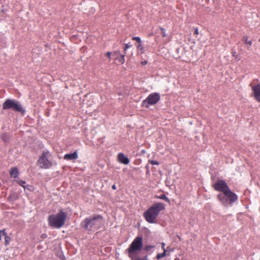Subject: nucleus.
Returning a JSON list of instances; mask_svg holds the SVG:
<instances>
[{"instance_id":"nucleus-7","label":"nucleus","mask_w":260,"mask_h":260,"mask_svg":"<svg viewBox=\"0 0 260 260\" xmlns=\"http://www.w3.org/2000/svg\"><path fill=\"white\" fill-rule=\"evenodd\" d=\"M160 97L159 93L154 92L150 94L147 98L143 101L142 106L148 108L150 105L156 104L159 100Z\"/></svg>"},{"instance_id":"nucleus-6","label":"nucleus","mask_w":260,"mask_h":260,"mask_svg":"<svg viewBox=\"0 0 260 260\" xmlns=\"http://www.w3.org/2000/svg\"><path fill=\"white\" fill-rule=\"evenodd\" d=\"M3 110L12 109L15 112H20L24 114L25 110L23 108L20 103L16 100L7 99L3 104Z\"/></svg>"},{"instance_id":"nucleus-20","label":"nucleus","mask_w":260,"mask_h":260,"mask_svg":"<svg viewBox=\"0 0 260 260\" xmlns=\"http://www.w3.org/2000/svg\"><path fill=\"white\" fill-rule=\"evenodd\" d=\"M159 28L161 31V34L162 37H167V34H166V30L162 27H160Z\"/></svg>"},{"instance_id":"nucleus-32","label":"nucleus","mask_w":260,"mask_h":260,"mask_svg":"<svg viewBox=\"0 0 260 260\" xmlns=\"http://www.w3.org/2000/svg\"><path fill=\"white\" fill-rule=\"evenodd\" d=\"M138 260H147V257H144L143 258L139 259Z\"/></svg>"},{"instance_id":"nucleus-13","label":"nucleus","mask_w":260,"mask_h":260,"mask_svg":"<svg viewBox=\"0 0 260 260\" xmlns=\"http://www.w3.org/2000/svg\"><path fill=\"white\" fill-rule=\"evenodd\" d=\"M138 53H140V54H144L145 52L144 47L143 46L142 44H137L136 45Z\"/></svg>"},{"instance_id":"nucleus-26","label":"nucleus","mask_w":260,"mask_h":260,"mask_svg":"<svg viewBox=\"0 0 260 260\" xmlns=\"http://www.w3.org/2000/svg\"><path fill=\"white\" fill-rule=\"evenodd\" d=\"M199 34V29L197 27L195 28H194V36H197Z\"/></svg>"},{"instance_id":"nucleus-16","label":"nucleus","mask_w":260,"mask_h":260,"mask_svg":"<svg viewBox=\"0 0 260 260\" xmlns=\"http://www.w3.org/2000/svg\"><path fill=\"white\" fill-rule=\"evenodd\" d=\"M166 253H167V250H165L162 253L157 254L156 255V258L157 259H159L165 257L166 255Z\"/></svg>"},{"instance_id":"nucleus-23","label":"nucleus","mask_w":260,"mask_h":260,"mask_svg":"<svg viewBox=\"0 0 260 260\" xmlns=\"http://www.w3.org/2000/svg\"><path fill=\"white\" fill-rule=\"evenodd\" d=\"M120 52L119 50L116 51L113 53V55L117 58L118 56H120Z\"/></svg>"},{"instance_id":"nucleus-22","label":"nucleus","mask_w":260,"mask_h":260,"mask_svg":"<svg viewBox=\"0 0 260 260\" xmlns=\"http://www.w3.org/2000/svg\"><path fill=\"white\" fill-rule=\"evenodd\" d=\"M125 54L124 53V54H122V55H120V58L119 59V62H120L121 63H123L125 61V59H124V56H125Z\"/></svg>"},{"instance_id":"nucleus-24","label":"nucleus","mask_w":260,"mask_h":260,"mask_svg":"<svg viewBox=\"0 0 260 260\" xmlns=\"http://www.w3.org/2000/svg\"><path fill=\"white\" fill-rule=\"evenodd\" d=\"M150 163L151 164V165H159V163L158 161H157L156 160H150Z\"/></svg>"},{"instance_id":"nucleus-15","label":"nucleus","mask_w":260,"mask_h":260,"mask_svg":"<svg viewBox=\"0 0 260 260\" xmlns=\"http://www.w3.org/2000/svg\"><path fill=\"white\" fill-rule=\"evenodd\" d=\"M15 181L17 182L19 185L21 186L24 189L25 188L29 189V188H28L25 185L26 183L25 181L21 180L18 178V179L15 180Z\"/></svg>"},{"instance_id":"nucleus-14","label":"nucleus","mask_w":260,"mask_h":260,"mask_svg":"<svg viewBox=\"0 0 260 260\" xmlns=\"http://www.w3.org/2000/svg\"><path fill=\"white\" fill-rule=\"evenodd\" d=\"M155 198L163 200L169 203L170 202L169 199L165 194H161L160 196H155Z\"/></svg>"},{"instance_id":"nucleus-18","label":"nucleus","mask_w":260,"mask_h":260,"mask_svg":"<svg viewBox=\"0 0 260 260\" xmlns=\"http://www.w3.org/2000/svg\"><path fill=\"white\" fill-rule=\"evenodd\" d=\"M132 40L136 41L138 44H140L142 43L141 39L140 37H133L132 38Z\"/></svg>"},{"instance_id":"nucleus-25","label":"nucleus","mask_w":260,"mask_h":260,"mask_svg":"<svg viewBox=\"0 0 260 260\" xmlns=\"http://www.w3.org/2000/svg\"><path fill=\"white\" fill-rule=\"evenodd\" d=\"M1 232V233L2 234L5 236V237L8 236L7 235V233L6 232V230L5 229H4L2 231H0Z\"/></svg>"},{"instance_id":"nucleus-27","label":"nucleus","mask_w":260,"mask_h":260,"mask_svg":"<svg viewBox=\"0 0 260 260\" xmlns=\"http://www.w3.org/2000/svg\"><path fill=\"white\" fill-rule=\"evenodd\" d=\"M112 53L111 52H107L106 54V55L109 58H111V55Z\"/></svg>"},{"instance_id":"nucleus-17","label":"nucleus","mask_w":260,"mask_h":260,"mask_svg":"<svg viewBox=\"0 0 260 260\" xmlns=\"http://www.w3.org/2000/svg\"><path fill=\"white\" fill-rule=\"evenodd\" d=\"M248 37L244 36L243 37L242 41H244L245 43L248 44L249 46L252 45V41L248 40Z\"/></svg>"},{"instance_id":"nucleus-3","label":"nucleus","mask_w":260,"mask_h":260,"mask_svg":"<svg viewBox=\"0 0 260 260\" xmlns=\"http://www.w3.org/2000/svg\"><path fill=\"white\" fill-rule=\"evenodd\" d=\"M67 214L60 210L56 214H51L48 217V224L54 228L59 229L65 223Z\"/></svg>"},{"instance_id":"nucleus-21","label":"nucleus","mask_w":260,"mask_h":260,"mask_svg":"<svg viewBox=\"0 0 260 260\" xmlns=\"http://www.w3.org/2000/svg\"><path fill=\"white\" fill-rule=\"evenodd\" d=\"M5 245H6V246L8 245L11 241V238L8 236L5 237Z\"/></svg>"},{"instance_id":"nucleus-30","label":"nucleus","mask_w":260,"mask_h":260,"mask_svg":"<svg viewBox=\"0 0 260 260\" xmlns=\"http://www.w3.org/2000/svg\"><path fill=\"white\" fill-rule=\"evenodd\" d=\"M147 63V61H142L141 62V64L142 65H145Z\"/></svg>"},{"instance_id":"nucleus-4","label":"nucleus","mask_w":260,"mask_h":260,"mask_svg":"<svg viewBox=\"0 0 260 260\" xmlns=\"http://www.w3.org/2000/svg\"><path fill=\"white\" fill-rule=\"evenodd\" d=\"M102 221L103 218L101 215L90 216L83 221V227L88 231H95L101 228Z\"/></svg>"},{"instance_id":"nucleus-11","label":"nucleus","mask_w":260,"mask_h":260,"mask_svg":"<svg viewBox=\"0 0 260 260\" xmlns=\"http://www.w3.org/2000/svg\"><path fill=\"white\" fill-rule=\"evenodd\" d=\"M78 154L77 151H75L73 153L66 154L64 156V159L67 160H74L78 158Z\"/></svg>"},{"instance_id":"nucleus-9","label":"nucleus","mask_w":260,"mask_h":260,"mask_svg":"<svg viewBox=\"0 0 260 260\" xmlns=\"http://www.w3.org/2000/svg\"><path fill=\"white\" fill-rule=\"evenodd\" d=\"M250 86L252 90L251 96H253L257 102L260 103V83L254 84L253 81L250 84Z\"/></svg>"},{"instance_id":"nucleus-19","label":"nucleus","mask_w":260,"mask_h":260,"mask_svg":"<svg viewBox=\"0 0 260 260\" xmlns=\"http://www.w3.org/2000/svg\"><path fill=\"white\" fill-rule=\"evenodd\" d=\"M124 45H125V47L124 48L123 51H124V54H126L127 49H128L129 48L131 47L132 46V45L130 43L125 44Z\"/></svg>"},{"instance_id":"nucleus-10","label":"nucleus","mask_w":260,"mask_h":260,"mask_svg":"<svg viewBox=\"0 0 260 260\" xmlns=\"http://www.w3.org/2000/svg\"><path fill=\"white\" fill-rule=\"evenodd\" d=\"M118 161L124 165H127L129 162V159L126 157L122 153H119L118 155Z\"/></svg>"},{"instance_id":"nucleus-33","label":"nucleus","mask_w":260,"mask_h":260,"mask_svg":"<svg viewBox=\"0 0 260 260\" xmlns=\"http://www.w3.org/2000/svg\"><path fill=\"white\" fill-rule=\"evenodd\" d=\"M1 236H2V233H1V232L0 231V241H1V240H2Z\"/></svg>"},{"instance_id":"nucleus-5","label":"nucleus","mask_w":260,"mask_h":260,"mask_svg":"<svg viewBox=\"0 0 260 260\" xmlns=\"http://www.w3.org/2000/svg\"><path fill=\"white\" fill-rule=\"evenodd\" d=\"M143 239L142 237H137L126 250L128 253V256L133 259L135 258L138 251H140L143 246Z\"/></svg>"},{"instance_id":"nucleus-12","label":"nucleus","mask_w":260,"mask_h":260,"mask_svg":"<svg viewBox=\"0 0 260 260\" xmlns=\"http://www.w3.org/2000/svg\"><path fill=\"white\" fill-rule=\"evenodd\" d=\"M10 175L12 178H18L19 175L18 168L17 167L12 168L10 171Z\"/></svg>"},{"instance_id":"nucleus-29","label":"nucleus","mask_w":260,"mask_h":260,"mask_svg":"<svg viewBox=\"0 0 260 260\" xmlns=\"http://www.w3.org/2000/svg\"><path fill=\"white\" fill-rule=\"evenodd\" d=\"M41 238L43 239H45L47 237V235L46 234H43L41 235Z\"/></svg>"},{"instance_id":"nucleus-31","label":"nucleus","mask_w":260,"mask_h":260,"mask_svg":"<svg viewBox=\"0 0 260 260\" xmlns=\"http://www.w3.org/2000/svg\"><path fill=\"white\" fill-rule=\"evenodd\" d=\"M112 188L113 189H114V190H116L117 188H116V185H115V184H114V185H113L112 186Z\"/></svg>"},{"instance_id":"nucleus-34","label":"nucleus","mask_w":260,"mask_h":260,"mask_svg":"<svg viewBox=\"0 0 260 260\" xmlns=\"http://www.w3.org/2000/svg\"><path fill=\"white\" fill-rule=\"evenodd\" d=\"M259 41L260 42V39H259Z\"/></svg>"},{"instance_id":"nucleus-1","label":"nucleus","mask_w":260,"mask_h":260,"mask_svg":"<svg viewBox=\"0 0 260 260\" xmlns=\"http://www.w3.org/2000/svg\"><path fill=\"white\" fill-rule=\"evenodd\" d=\"M212 186L216 191L222 192L218 194L217 198L222 205L226 207L238 200V196L231 190L224 180H218Z\"/></svg>"},{"instance_id":"nucleus-28","label":"nucleus","mask_w":260,"mask_h":260,"mask_svg":"<svg viewBox=\"0 0 260 260\" xmlns=\"http://www.w3.org/2000/svg\"><path fill=\"white\" fill-rule=\"evenodd\" d=\"M161 248L163 250V251H164L165 250H166L165 248V243L162 242L161 243Z\"/></svg>"},{"instance_id":"nucleus-2","label":"nucleus","mask_w":260,"mask_h":260,"mask_svg":"<svg viewBox=\"0 0 260 260\" xmlns=\"http://www.w3.org/2000/svg\"><path fill=\"white\" fill-rule=\"evenodd\" d=\"M165 209V206L163 203L160 202L155 203L144 213L143 216L148 222L155 223L160 212Z\"/></svg>"},{"instance_id":"nucleus-8","label":"nucleus","mask_w":260,"mask_h":260,"mask_svg":"<svg viewBox=\"0 0 260 260\" xmlns=\"http://www.w3.org/2000/svg\"><path fill=\"white\" fill-rule=\"evenodd\" d=\"M48 152H43L38 159V164L42 169H48L52 166V163L48 160Z\"/></svg>"}]
</instances>
